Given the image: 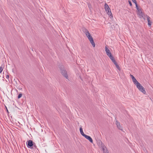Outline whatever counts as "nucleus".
I'll use <instances>...</instances> for the list:
<instances>
[{"mask_svg": "<svg viewBox=\"0 0 153 153\" xmlns=\"http://www.w3.org/2000/svg\"><path fill=\"white\" fill-rule=\"evenodd\" d=\"M132 81L134 84L136 85L137 88L141 92L144 94H146V91L145 88L139 83L132 75H131Z\"/></svg>", "mask_w": 153, "mask_h": 153, "instance_id": "nucleus-1", "label": "nucleus"}, {"mask_svg": "<svg viewBox=\"0 0 153 153\" xmlns=\"http://www.w3.org/2000/svg\"><path fill=\"white\" fill-rule=\"evenodd\" d=\"M98 144L99 146L102 149L103 153H109L108 151L106 146L101 140L98 141Z\"/></svg>", "mask_w": 153, "mask_h": 153, "instance_id": "nucleus-5", "label": "nucleus"}, {"mask_svg": "<svg viewBox=\"0 0 153 153\" xmlns=\"http://www.w3.org/2000/svg\"><path fill=\"white\" fill-rule=\"evenodd\" d=\"M137 14L140 18H143L144 20H145V16L141 10L138 11Z\"/></svg>", "mask_w": 153, "mask_h": 153, "instance_id": "nucleus-7", "label": "nucleus"}, {"mask_svg": "<svg viewBox=\"0 0 153 153\" xmlns=\"http://www.w3.org/2000/svg\"><path fill=\"white\" fill-rule=\"evenodd\" d=\"M3 71V69L1 67H0V73H1Z\"/></svg>", "mask_w": 153, "mask_h": 153, "instance_id": "nucleus-16", "label": "nucleus"}, {"mask_svg": "<svg viewBox=\"0 0 153 153\" xmlns=\"http://www.w3.org/2000/svg\"><path fill=\"white\" fill-rule=\"evenodd\" d=\"M128 2H129V5H130V6H132V4H131V1H129Z\"/></svg>", "mask_w": 153, "mask_h": 153, "instance_id": "nucleus-18", "label": "nucleus"}, {"mask_svg": "<svg viewBox=\"0 0 153 153\" xmlns=\"http://www.w3.org/2000/svg\"><path fill=\"white\" fill-rule=\"evenodd\" d=\"M84 33L90 42V43L91 44L93 47H95V43L94 41L93 38L90 33L89 31L87 29H85L84 32Z\"/></svg>", "mask_w": 153, "mask_h": 153, "instance_id": "nucleus-3", "label": "nucleus"}, {"mask_svg": "<svg viewBox=\"0 0 153 153\" xmlns=\"http://www.w3.org/2000/svg\"><path fill=\"white\" fill-rule=\"evenodd\" d=\"M61 73L64 76L66 79H68V76L66 71L65 70H62L61 71Z\"/></svg>", "mask_w": 153, "mask_h": 153, "instance_id": "nucleus-8", "label": "nucleus"}, {"mask_svg": "<svg viewBox=\"0 0 153 153\" xmlns=\"http://www.w3.org/2000/svg\"><path fill=\"white\" fill-rule=\"evenodd\" d=\"M146 16V17L147 18V21H148V25L149 26H150L152 25V22H151V21L150 20V18L149 17V16Z\"/></svg>", "mask_w": 153, "mask_h": 153, "instance_id": "nucleus-11", "label": "nucleus"}, {"mask_svg": "<svg viewBox=\"0 0 153 153\" xmlns=\"http://www.w3.org/2000/svg\"><path fill=\"white\" fill-rule=\"evenodd\" d=\"M26 145L28 148H32L34 145V142L31 140H29L26 142Z\"/></svg>", "mask_w": 153, "mask_h": 153, "instance_id": "nucleus-6", "label": "nucleus"}, {"mask_svg": "<svg viewBox=\"0 0 153 153\" xmlns=\"http://www.w3.org/2000/svg\"><path fill=\"white\" fill-rule=\"evenodd\" d=\"M35 149L36 148L37 146L36 145V144L34 143V145L33 146Z\"/></svg>", "mask_w": 153, "mask_h": 153, "instance_id": "nucleus-15", "label": "nucleus"}, {"mask_svg": "<svg viewBox=\"0 0 153 153\" xmlns=\"http://www.w3.org/2000/svg\"><path fill=\"white\" fill-rule=\"evenodd\" d=\"M22 96V94H19L18 96V98H20Z\"/></svg>", "mask_w": 153, "mask_h": 153, "instance_id": "nucleus-14", "label": "nucleus"}, {"mask_svg": "<svg viewBox=\"0 0 153 153\" xmlns=\"http://www.w3.org/2000/svg\"><path fill=\"white\" fill-rule=\"evenodd\" d=\"M104 9L106 14L108 15L109 17L111 19H112L113 18V16L111 9L108 5L106 3H105L104 4Z\"/></svg>", "mask_w": 153, "mask_h": 153, "instance_id": "nucleus-4", "label": "nucleus"}, {"mask_svg": "<svg viewBox=\"0 0 153 153\" xmlns=\"http://www.w3.org/2000/svg\"><path fill=\"white\" fill-rule=\"evenodd\" d=\"M15 108H17L18 109L21 110V109L20 108H18V107H16V106H15Z\"/></svg>", "mask_w": 153, "mask_h": 153, "instance_id": "nucleus-21", "label": "nucleus"}, {"mask_svg": "<svg viewBox=\"0 0 153 153\" xmlns=\"http://www.w3.org/2000/svg\"><path fill=\"white\" fill-rule=\"evenodd\" d=\"M105 51L107 55L111 59V60L112 61L113 63L116 66V67L117 68L119 71H120L121 69L120 66H119V65L117 63V62L115 60L114 57L112 55L111 52H110V51L109 50V49H108L107 46H105Z\"/></svg>", "mask_w": 153, "mask_h": 153, "instance_id": "nucleus-2", "label": "nucleus"}, {"mask_svg": "<svg viewBox=\"0 0 153 153\" xmlns=\"http://www.w3.org/2000/svg\"><path fill=\"white\" fill-rule=\"evenodd\" d=\"M5 106V108L6 109V111H7V112L8 113H9L8 111V110L7 109V107H6V106Z\"/></svg>", "mask_w": 153, "mask_h": 153, "instance_id": "nucleus-17", "label": "nucleus"}, {"mask_svg": "<svg viewBox=\"0 0 153 153\" xmlns=\"http://www.w3.org/2000/svg\"><path fill=\"white\" fill-rule=\"evenodd\" d=\"M84 137L88 140L91 143H93V140L92 138L90 136L85 135Z\"/></svg>", "mask_w": 153, "mask_h": 153, "instance_id": "nucleus-10", "label": "nucleus"}, {"mask_svg": "<svg viewBox=\"0 0 153 153\" xmlns=\"http://www.w3.org/2000/svg\"><path fill=\"white\" fill-rule=\"evenodd\" d=\"M115 124L116 125L117 127L119 129L123 131L122 127L121 126L120 123L117 120H116Z\"/></svg>", "mask_w": 153, "mask_h": 153, "instance_id": "nucleus-9", "label": "nucleus"}, {"mask_svg": "<svg viewBox=\"0 0 153 153\" xmlns=\"http://www.w3.org/2000/svg\"><path fill=\"white\" fill-rule=\"evenodd\" d=\"M79 131H80V134L82 136L84 137L85 136V135H86L84 133V132L83 131L82 129V127L81 126H80V127L79 128Z\"/></svg>", "mask_w": 153, "mask_h": 153, "instance_id": "nucleus-12", "label": "nucleus"}, {"mask_svg": "<svg viewBox=\"0 0 153 153\" xmlns=\"http://www.w3.org/2000/svg\"><path fill=\"white\" fill-rule=\"evenodd\" d=\"M132 1L134 4L137 3L136 0H132Z\"/></svg>", "mask_w": 153, "mask_h": 153, "instance_id": "nucleus-19", "label": "nucleus"}, {"mask_svg": "<svg viewBox=\"0 0 153 153\" xmlns=\"http://www.w3.org/2000/svg\"><path fill=\"white\" fill-rule=\"evenodd\" d=\"M136 6V8L137 9V11L140 10V9L139 8V7L138 6L137 4V3L135 4Z\"/></svg>", "mask_w": 153, "mask_h": 153, "instance_id": "nucleus-13", "label": "nucleus"}, {"mask_svg": "<svg viewBox=\"0 0 153 153\" xmlns=\"http://www.w3.org/2000/svg\"><path fill=\"white\" fill-rule=\"evenodd\" d=\"M6 78H7V79H8L9 78V76L8 75H7L6 76Z\"/></svg>", "mask_w": 153, "mask_h": 153, "instance_id": "nucleus-20", "label": "nucleus"}]
</instances>
